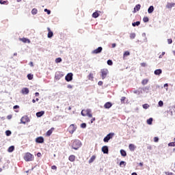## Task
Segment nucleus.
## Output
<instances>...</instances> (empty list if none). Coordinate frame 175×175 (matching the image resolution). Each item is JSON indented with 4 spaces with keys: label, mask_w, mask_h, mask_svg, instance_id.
I'll return each mask as SVG.
<instances>
[{
    "label": "nucleus",
    "mask_w": 175,
    "mask_h": 175,
    "mask_svg": "<svg viewBox=\"0 0 175 175\" xmlns=\"http://www.w3.org/2000/svg\"><path fill=\"white\" fill-rule=\"evenodd\" d=\"M80 147H81V142L79 139H75L72 142V148L77 150L79 148H80Z\"/></svg>",
    "instance_id": "obj_1"
},
{
    "label": "nucleus",
    "mask_w": 175,
    "mask_h": 175,
    "mask_svg": "<svg viewBox=\"0 0 175 175\" xmlns=\"http://www.w3.org/2000/svg\"><path fill=\"white\" fill-rule=\"evenodd\" d=\"M24 159L26 161V162H31V161H33V155L29 152H27L25 154Z\"/></svg>",
    "instance_id": "obj_2"
},
{
    "label": "nucleus",
    "mask_w": 175,
    "mask_h": 175,
    "mask_svg": "<svg viewBox=\"0 0 175 175\" xmlns=\"http://www.w3.org/2000/svg\"><path fill=\"white\" fill-rule=\"evenodd\" d=\"M113 136L114 133H109L106 137H104L103 142L105 143H109V140H110V139H113Z\"/></svg>",
    "instance_id": "obj_3"
},
{
    "label": "nucleus",
    "mask_w": 175,
    "mask_h": 175,
    "mask_svg": "<svg viewBox=\"0 0 175 175\" xmlns=\"http://www.w3.org/2000/svg\"><path fill=\"white\" fill-rule=\"evenodd\" d=\"M107 75H109V70L107 69L101 70V77L103 80H105V78L107 77Z\"/></svg>",
    "instance_id": "obj_4"
},
{
    "label": "nucleus",
    "mask_w": 175,
    "mask_h": 175,
    "mask_svg": "<svg viewBox=\"0 0 175 175\" xmlns=\"http://www.w3.org/2000/svg\"><path fill=\"white\" fill-rule=\"evenodd\" d=\"M65 80L66 81H72L73 80V73L72 72H69L66 75V76L65 77Z\"/></svg>",
    "instance_id": "obj_5"
},
{
    "label": "nucleus",
    "mask_w": 175,
    "mask_h": 175,
    "mask_svg": "<svg viewBox=\"0 0 175 175\" xmlns=\"http://www.w3.org/2000/svg\"><path fill=\"white\" fill-rule=\"evenodd\" d=\"M69 132L70 133H71V135H73V133H75V132H76V129H77V126H75V124H71L69 126Z\"/></svg>",
    "instance_id": "obj_6"
},
{
    "label": "nucleus",
    "mask_w": 175,
    "mask_h": 175,
    "mask_svg": "<svg viewBox=\"0 0 175 175\" xmlns=\"http://www.w3.org/2000/svg\"><path fill=\"white\" fill-rule=\"evenodd\" d=\"M30 120L29 118H28V116H23L21 118V124H27V122H29Z\"/></svg>",
    "instance_id": "obj_7"
},
{
    "label": "nucleus",
    "mask_w": 175,
    "mask_h": 175,
    "mask_svg": "<svg viewBox=\"0 0 175 175\" xmlns=\"http://www.w3.org/2000/svg\"><path fill=\"white\" fill-rule=\"evenodd\" d=\"M102 50H103V48L102 46L98 47L96 49L92 51V54H100L102 53Z\"/></svg>",
    "instance_id": "obj_8"
},
{
    "label": "nucleus",
    "mask_w": 175,
    "mask_h": 175,
    "mask_svg": "<svg viewBox=\"0 0 175 175\" xmlns=\"http://www.w3.org/2000/svg\"><path fill=\"white\" fill-rule=\"evenodd\" d=\"M101 151L103 152V154H109V147L107 146H103Z\"/></svg>",
    "instance_id": "obj_9"
},
{
    "label": "nucleus",
    "mask_w": 175,
    "mask_h": 175,
    "mask_svg": "<svg viewBox=\"0 0 175 175\" xmlns=\"http://www.w3.org/2000/svg\"><path fill=\"white\" fill-rule=\"evenodd\" d=\"M21 93H22L23 95H28V94H29V89H28V88H23L21 90Z\"/></svg>",
    "instance_id": "obj_10"
},
{
    "label": "nucleus",
    "mask_w": 175,
    "mask_h": 175,
    "mask_svg": "<svg viewBox=\"0 0 175 175\" xmlns=\"http://www.w3.org/2000/svg\"><path fill=\"white\" fill-rule=\"evenodd\" d=\"M36 142L38 144L44 143V138H43V137H38L36 139Z\"/></svg>",
    "instance_id": "obj_11"
},
{
    "label": "nucleus",
    "mask_w": 175,
    "mask_h": 175,
    "mask_svg": "<svg viewBox=\"0 0 175 175\" xmlns=\"http://www.w3.org/2000/svg\"><path fill=\"white\" fill-rule=\"evenodd\" d=\"M154 73L156 76H160V75H162V69H157L154 71Z\"/></svg>",
    "instance_id": "obj_12"
},
{
    "label": "nucleus",
    "mask_w": 175,
    "mask_h": 175,
    "mask_svg": "<svg viewBox=\"0 0 175 175\" xmlns=\"http://www.w3.org/2000/svg\"><path fill=\"white\" fill-rule=\"evenodd\" d=\"M111 106H113V104L111 102H107L104 105L105 109H110V107H111Z\"/></svg>",
    "instance_id": "obj_13"
},
{
    "label": "nucleus",
    "mask_w": 175,
    "mask_h": 175,
    "mask_svg": "<svg viewBox=\"0 0 175 175\" xmlns=\"http://www.w3.org/2000/svg\"><path fill=\"white\" fill-rule=\"evenodd\" d=\"M44 115V111H40L36 113V117L38 118Z\"/></svg>",
    "instance_id": "obj_14"
},
{
    "label": "nucleus",
    "mask_w": 175,
    "mask_h": 175,
    "mask_svg": "<svg viewBox=\"0 0 175 175\" xmlns=\"http://www.w3.org/2000/svg\"><path fill=\"white\" fill-rule=\"evenodd\" d=\"M141 8H142V5L140 4H137L134 8V13H136V12H139Z\"/></svg>",
    "instance_id": "obj_15"
},
{
    "label": "nucleus",
    "mask_w": 175,
    "mask_h": 175,
    "mask_svg": "<svg viewBox=\"0 0 175 175\" xmlns=\"http://www.w3.org/2000/svg\"><path fill=\"white\" fill-rule=\"evenodd\" d=\"M150 86H145L142 88L143 91L144 92H146V94H148L149 91H150Z\"/></svg>",
    "instance_id": "obj_16"
},
{
    "label": "nucleus",
    "mask_w": 175,
    "mask_h": 175,
    "mask_svg": "<svg viewBox=\"0 0 175 175\" xmlns=\"http://www.w3.org/2000/svg\"><path fill=\"white\" fill-rule=\"evenodd\" d=\"M152 12H154V6L150 5L148 9V13H149V14H151V13H152Z\"/></svg>",
    "instance_id": "obj_17"
},
{
    "label": "nucleus",
    "mask_w": 175,
    "mask_h": 175,
    "mask_svg": "<svg viewBox=\"0 0 175 175\" xmlns=\"http://www.w3.org/2000/svg\"><path fill=\"white\" fill-rule=\"evenodd\" d=\"M53 131L54 128H51V129H49L46 133V136H51V133H53Z\"/></svg>",
    "instance_id": "obj_18"
},
{
    "label": "nucleus",
    "mask_w": 175,
    "mask_h": 175,
    "mask_svg": "<svg viewBox=\"0 0 175 175\" xmlns=\"http://www.w3.org/2000/svg\"><path fill=\"white\" fill-rule=\"evenodd\" d=\"M92 17L93 18H98V17H99V13L98 11H96L92 14Z\"/></svg>",
    "instance_id": "obj_19"
},
{
    "label": "nucleus",
    "mask_w": 175,
    "mask_h": 175,
    "mask_svg": "<svg viewBox=\"0 0 175 175\" xmlns=\"http://www.w3.org/2000/svg\"><path fill=\"white\" fill-rule=\"evenodd\" d=\"M129 148L130 151H135V146L133 145V144H130L129 145Z\"/></svg>",
    "instance_id": "obj_20"
},
{
    "label": "nucleus",
    "mask_w": 175,
    "mask_h": 175,
    "mask_svg": "<svg viewBox=\"0 0 175 175\" xmlns=\"http://www.w3.org/2000/svg\"><path fill=\"white\" fill-rule=\"evenodd\" d=\"M120 154L122 155V157H126V151H125L124 149H121Z\"/></svg>",
    "instance_id": "obj_21"
},
{
    "label": "nucleus",
    "mask_w": 175,
    "mask_h": 175,
    "mask_svg": "<svg viewBox=\"0 0 175 175\" xmlns=\"http://www.w3.org/2000/svg\"><path fill=\"white\" fill-rule=\"evenodd\" d=\"M8 152H13L14 151V146H11L8 149Z\"/></svg>",
    "instance_id": "obj_22"
},
{
    "label": "nucleus",
    "mask_w": 175,
    "mask_h": 175,
    "mask_svg": "<svg viewBox=\"0 0 175 175\" xmlns=\"http://www.w3.org/2000/svg\"><path fill=\"white\" fill-rule=\"evenodd\" d=\"M152 121H153L152 118H150L149 119L147 120L146 122L148 125H152Z\"/></svg>",
    "instance_id": "obj_23"
},
{
    "label": "nucleus",
    "mask_w": 175,
    "mask_h": 175,
    "mask_svg": "<svg viewBox=\"0 0 175 175\" xmlns=\"http://www.w3.org/2000/svg\"><path fill=\"white\" fill-rule=\"evenodd\" d=\"M21 40L23 42V43H31V40L28 38H22Z\"/></svg>",
    "instance_id": "obj_24"
},
{
    "label": "nucleus",
    "mask_w": 175,
    "mask_h": 175,
    "mask_svg": "<svg viewBox=\"0 0 175 175\" xmlns=\"http://www.w3.org/2000/svg\"><path fill=\"white\" fill-rule=\"evenodd\" d=\"M133 27H139L140 25V21L134 22L132 23Z\"/></svg>",
    "instance_id": "obj_25"
},
{
    "label": "nucleus",
    "mask_w": 175,
    "mask_h": 175,
    "mask_svg": "<svg viewBox=\"0 0 175 175\" xmlns=\"http://www.w3.org/2000/svg\"><path fill=\"white\" fill-rule=\"evenodd\" d=\"M96 157L95 156H92V157L89 160V163H92L96 159Z\"/></svg>",
    "instance_id": "obj_26"
},
{
    "label": "nucleus",
    "mask_w": 175,
    "mask_h": 175,
    "mask_svg": "<svg viewBox=\"0 0 175 175\" xmlns=\"http://www.w3.org/2000/svg\"><path fill=\"white\" fill-rule=\"evenodd\" d=\"M169 147H175V138H174V142H170L168 144Z\"/></svg>",
    "instance_id": "obj_27"
},
{
    "label": "nucleus",
    "mask_w": 175,
    "mask_h": 175,
    "mask_svg": "<svg viewBox=\"0 0 175 175\" xmlns=\"http://www.w3.org/2000/svg\"><path fill=\"white\" fill-rule=\"evenodd\" d=\"M68 159L70 162H75V155H70L68 157Z\"/></svg>",
    "instance_id": "obj_28"
},
{
    "label": "nucleus",
    "mask_w": 175,
    "mask_h": 175,
    "mask_svg": "<svg viewBox=\"0 0 175 175\" xmlns=\"http://www.w3.org/2000/svg\"><path fill=\"white\" fill-rule=\"evenodd\" d=\"M55 62H56V64H59V63L62 62V59L61 57H57L55 59Z\"/></svg>",
    "instance_id": "obj_29"
},
{
    "label": "nucleus",
    "mask_w": 175,
    "mask_h": 175,
    "mask_svg": "<svg viewBox=\"0 0 175 175\" xmlns=\"http://www.w3.org/2000/svg\"><path fill=\"white\" fill-rule=\"evenodd\" d=\"M147 83H148V79H145L142 80V85H146V84H147Z\"/></svg>",
    "instance_id": "obj_30"
},
{
    "label": "nucleus",
    "mask_w": 175,
    "mask_h": 175,
    "mask_svg": "<svg viewBox=\"0 0 175 175\" xmlns=\"http://www.w3.org/2000/svg\"><path fill=\"white\" fill-rule=\"evenodd\" d=\"M31 14H38V10L36 9V8H33L32 10H31Z\"/></svg>",
    "instance_id": "obj_31"
},
{
    "label": "nucleus",
    "mask_w": 175,
    "mask_h": 175,
    "mask_svg": "<svg viewBox=\"0 0 175 175\" xmlns=\"http://www.w3.org/2000/svg\"><path fill=\"white\" fill-rule=\"evenodd\" d=\"M136 38V33H131V34H130V38L131 39H135Z\"/></svg>",
    "instance_id": "obj_32"
},
{
    "label": "nucleus",
    "mask_w": 175,
    "mask_h": 175,
    "mask_svg": "<svg viewBox=\"0 0 175 175\" xmlns=\"http://www.w3.org/2000/svg\"><path fill=\"white\" fill-rule=\"evenodd\" d=\"M27 79H28V80H32V79H33V75L28 74L27 75Z\"/></svg>",
    "instance_id": "obj_33"
},
{
    "label": "nucleus",
    "mask_w": 175,
    "mask_h": 175,
    "mask_svg": "<svg viewBox=\"0 0 175 175\" xmlns=\"http://www.w3.org/2000/svg\"><path fill=\"white\" fill-rule=\"evenodd\" d=\"M128 55H131V53L128 51H125L123 54V57H128Z\"/></svg>",
    "instance_id": "obj_34"
},
{
    "label": "nucleus",
    "mask_w": 175,
    "mask_h": 175,
    "mask_svg": "<svg viewBox=\"0 0 175 175\" xmlns=\"http://www.w3.org/2000/svg\"><path fill=\"white\" fill-rule=\"evenodd\" d=\"M53 35H54V33H53V31H49V32L48 33V38H49V39H51V37L53 36Z\"/></svg>",
    "instance_id": "obj_35"
},
{
    "label": "nucleus",
    "mask_w": 175,
    "mask_h": 175,
    "mask_svg": "<svg viewBox=\"0 0 175 175\" xmlns=\"http://www.w3.org/2000/svg\"><path fill=\"white\" fill-rule=\"evenodd\" d=\"M143 109H145L146 110H147V109H148V107H150V105L148 104H144L142 105Z\"/></svg>",
    "instance_id": "obj_36"
},
{
    "label": "nucleus",
    "mask_w": 175,
    "mask_h": 175,
    "mask_svg": "<svg viewBox=\"0 0 175 175\" xmlns=\"http://www.w3.org/2000/svg\"><path fill=\"white\" fill-rule=\"evenodd\" d=\"M174 6V3H168L167 5V8H168V9H172V8H173Z\"/></svg>",
    "instance_id": "obj_37"
},
{
    "label": "nucleus",
    "mask_w": 175,
    "mask_h": 175,
    "mask_svg": "<svg viewBox=\"0 0 175 175\" xmlns=\"http://www.w3.org/2000/svg\"><path fill=\"white\" fill-rule=\"evenodd\" d=\"M107 64L109 66H111V65H113V61L111 59H109V60H107Z\"/></svg>",
    "instance_id": "obj_38"
},
{
    "label": "nucleus",
    "mask_w": 175,
    "mask_h": 175,
    "mask_svg": "<svg viewBox=\"0 0 175 175\" xmlns=\"http://www.w3.org/2000/svg\"><path fill=\"white\" fill-rule=\"evenodd\" d=\"M5 135L6 136H10V135H12V131H10V130H7L5 131Z\"/></svg>",
    "instance_id": "obj_39"
},
{
    "label": "nucleus",
    "mask_w": 175,
    "mask_h": 175,
    "mask_svg": "<svg viewBox=\"0 0 175 175\" xmlns=\"http://www.w3.org/2000/svg\"><path fill=\"white\" fill-rule=\"evenodd\" d=\"M44 12H45L46 13H47V14H51V11L47 8H45L44 10Z\"/></svg>",
    "instance_id": "obj_40"
},
{
    "label": "nucleus",
    "mask_w": 175,
    "mask_h": 175,
    "mask_svg": "<svg viewBox=\"0 0 175 175\" xmlns=\"http://www.w3.org/2000/svg\"><path fill=\"white\" fill-rule=\"evenodd\" d=\"M158 105L159 107H162L163 106V101L159 100Z\"/></svg>",
    "instance_id": "obj_41"
},
{
    "label": "nucleus",
    "mask_w": 175,
    "mask_h": 175,
    "mask_svg": "<svg viewBox=\"0 0 175 175\" xmlns=\"http://www.w3.org/2000/svg\"><path fill=\"white\" fill-rule=\"evenodd\" d=\"M143 21H144V23H148V21H149L148 17H147V16L144 17Z\"/></svg>",
    "instance_id": "obj_42"
},
{
    "label": "nucleus",
    "mask_w": 175,
    "mask_h": 175,
    "mask_svg": "<svg viewBox=\"0 0 175 175\" xmlns=\"http://www.w3.org/2000/svg\"><path fill=\"white\" fill-rule=\"evenodd\" d=\"M122 165L126 166V163L125 161H121L120 162V166H122Z\"/></svg>",
    "instance_id": "obj_43"
},
{
    "label": "nucleus",
    "mask_w": 175,
    "mask_h": 175,
    "mask_svg": "<svg viewBox=\"0 0 175 175\" xmlns=\"http://www.w3.org/2000/svg\"><path fill=\"white\" fill-rule=\"evenodd\" d=\"M81 128H83V129L87 128V124L85 123L81 124Z\"/></svg>",
    "instance_id": "obj_44"
},
{
    "label": "nucleus",
    "mask_w": 175,
    "mask_h": 175,
    "mask_svg": "<svg viewBox=\"0 0 175 175\" xmlns=\"http://www.w3.org/2000/svg\"><path fill=\"white\" fill-rule=\"evenodd\" d=\"M81 116H83V117H85L86 113H85V109H83L81 112Z\"/></svg>",
    "instance_id": "obj_45"
},
{
    "label": "nucleus",
    "mask_w": 175,
    "mask_h": 175,
    "mask_svg": "<svg viewBox=\"0 0 175 175\" xmlns=\"http://www.w3.org/2000/svg\"><path fill=\"white\" fill-rule=\"evenodd\" d=\"M5 3H8L7 1L0 0L1 5H5Z\"/></svg>",
    "instance_id": "obj_46"
},
{
    "label": "nucleus",
    "mask_w": 175,
    "mask_h": 175,
    "mask_svg": "<svg viewBox=\"0 0 175 175\" xmlns=\"http://www.w3.org/2000/svg\"><path fill=\"white\" fill-rule=\"evenodd\" d=\"M159 142V138L158 137H154V143H158Z\"/></svg>",
    "instance_id": "obj_47"
},
{
    "label": "nucleus",
    "mask_w": 175,
    "mask_h": 175,
    "mask_svg": "<svg viewBox=\"0 0 175 175\" xmlns=\"http://www.w3.org/2000/svg\"><path fill=\"white\" fill-rule=\"evenodd\" d=\"M85 113L86 116L88 114H90V113H91V109H87L86 110H85Z\"/></svg>",
    "instance_id": "obj_48"
},
{
    "label": "nucleus",
    "mask_w": 175,
    "mask_h": 175,
    "mask_svg": "<svg viewBox=\"0 0 175 175\" xmlns=\"http://www.w3.org/2000/svg\"><path fill=\"white\" fill-rule=\"evenodd\" d=\"M125 99H126V97L123 96L121 98L120 100H121V103H125Z\"/></svg>",
    "instance_id": "obj_49"
},
{
    "label": "nucleus",
    "mask_w": 175,
    "mask_h": 175,
    "mask_svg": "<svg viewBox=\"0 0 175 175\" xmlns=\"http://www.w3.org/2000/svg\"><path fill=\"white\" fill-rule=\"evenodd\" d=\"M88 79L89 80H92V79H94V75L92 74H90L88 75Z\"/></svg>",
    "instance_id": "obj_50"
},
{
    "label": "nucleus",
    "mask_w": 175,
    "mask_h": 175,
    "mask_svg": "<svg viewBox=\"0 0 175 175\" xmlns=\"http://www.w3.org/2000/svg\"><path fill=\"white\" fill-rule=\"evenodd\" d=\"M167 42H168V44H172L173 43V40L172 39H168Z\"/></svg>",
    "instance_id": "obj_51"
},
{
    "label": "nucleus",
    "mask_w": 175,
    "mask_h": 175,
    "mask_svg": "<svg viewBox=\"0 0 175 175\" xmlns=\"http://www.w3.org/2000/svg\"><path fill=\"white\" fill-rule=\"evenodd\" d=\"M13 109H14V110H16V109H20V106H18V105H14V106L13 107Z\"/></svg>",
    "instance_id": "obj_52"
},
{
    "label": "nucleus",
    "mask_w": 175,
    "mask_h": 175,
    "mask_svg": "<svg viewBox=\"0 0 175 175\" xmlns=\"http://www.w3.org/2000/svg\"><path fill=\"white\" fill-rule=\"evenodd\" d=\"M52 170H57V167L55 165H53L51 167Z\"/></svg>",
    "instance_id": "obj_53"
},
{
    "label": "nucleus",
    "mask_w": 175,
    "mask_h": 175,
    "mask_svg": "<svg viewBox=\"0 0 175 175\" xmlns=\"http://www.w3.org/2000/svg\"><path fill=\"white\" fill-rule=\"evenodd\" d=\"M86 116H88L90 118H92V113H88Z\"/></svg>",
    "instance_id": "obj_54"
},
{
    "label": "nucleus",
    "mask_w": 175,
    "mask_h": 175,
    "mask_svg": "<svg viewBox=\"0 0 175 175\" xmlns=\"http://www.w3.org/2000/svg\"><path fill=\"white\" fill-rule=\"evenodd\" d=\"M165 54V52H162L161 55L159 56V58H162L163 57V55Z\"/></svg>",
    "instance_id": "obj_55"
},
{
    "label": "nucleus",
    "mask_w": 175,
    "mask_h": 175,
    "mask_svg": "<svg viewBox=\"0 0 175 175\" xmlns=\"http://www.w3.org/2000/svg\"><path fill=\"white\" fill-rule=\"evenodd\" d=\"M98 84L99 85H103V82L102 81H98Z\"/></svg>",
    "instance_id": "obj_56"
},
{
    "label": "nucleus",
    "mask_w": 175,
    "mask_h": 175,
    "mask_svg": "<svg viewBox=\"0 0 175 175\" xmlns=\"http://www.w3.org/2000/svg\"><path fill=\"white\" fill-rule=\"evenodd\" d=\"M67 88L72 89L73 88V86H72V85H68Z\"/></svg>",
    "instance_id": "obj_57"
},
{
    "label": "nucleus",
    "mask_w": 175,
    "mask_h": 175,
    "mask_svg": "<svg viewBox=\"0 0 175 175\" xmlns=\"http://www.w3.org/2000/svg\"><path fill=\"white\" fill-rule=\"evenodd\" d=\"M8 120H12V115H9L7 116Z\"/></svg>",
    "instance_id": "obj_58"
},
{
    "label": "nucleus",
    "mask_w": 175,
    "mask_h": 175,
    "mask_svg": "<svg viewBox=\"0 0 175 175\" xmlns=\"http://www.w3.org/2000/svg\"><path fill=\"white\" fill-rule=\"evenodd\" d=\"M37 157H42V153L38 152V153H37Z\"/></svg>",
    "instance_id": "obj_59"
},
{
    "label": "nucleus",
    "mask_w": 175,
    "mask_h": 175,
    "mask_svg": "<svg viewBox=\"0 0 175 175\" xmlns=\"http://www.w3.org/2000/svg\"><path fill=\"white\" fill-rule=\"evenodd\" d=\"M116 46H117V44L116 43H113L112 44V49H114L116 47Z\"/></svg>",
    "instance_id": "obj_60"
},
{
    "label": "nucleus",
    "mask_w": 175,
    "mask_h": 175,
    "mask_svg": "<svg viewBox=\"0 0 175 175\" xmlns=\"http://www.w3.org/2000/svg\"><path fill=\"white\" fill-rule=\"evenodd\" d=\"M29 65H30V66H31V67L33 66V62H29Z\"/></svg>",
    "instance_id": "obj_61"
},
{
    "label": "nucleus",
    "mask_w": 175,
    "mask_h": 175,
    "mask_svg": "<svg viewBox=\"0 0 175 175\" xmlns=\"http://www.w3.org/2000/svg\"><path fill=\"white\" fill-rule=\"evenodd\" d=\"M141 66H144V67L146 66V63H142V64H141Z\"/></svg>",
    "instance_id": "obj_62"
},
{
    "label": "nucleus",
    "mask_w": 175,
    "mask_h": 175,
    "mask_svg": "<svg viewBox=\"0 0 175 175\" xmlns=\"http://www.w3.org/2000/svg\"><path fill=\"white\" fill-rule=\"evenodd\" d=\"M35 96H39V92H36V93H35Z\"/></svg>",
    "instance_id": "obj_63"
},
{
    "label": "nucleus",
    "mask_w": 175,
    "mask_h": 175,
    "mask_svg": "<svg viewBox=\"0 0 175 175\" xmlns=\"http://www.w3.org/2000/svg\"><path fill=\"white\" fill-rule=\"evenodd\" d=\"M131 175H137V174L136 172H133Z\"/></svg>",
    "instance_id": "obj_64"
}]
</instances>
